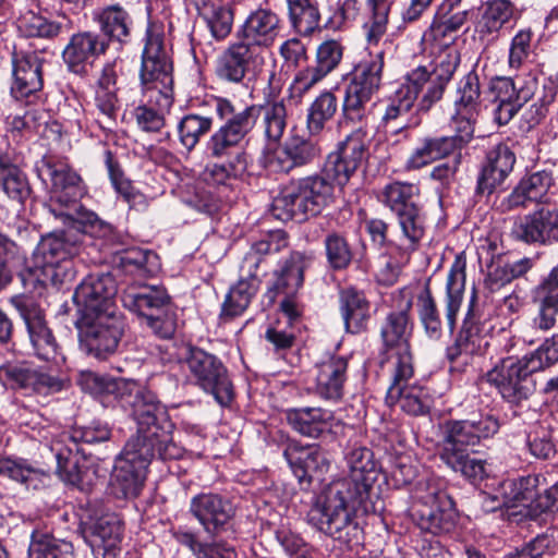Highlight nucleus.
<instances>
[{
    "label": "nucleus",
    "instance_id": "obj_44",
    "mask_svg": "<svg viewBox=\"0 0 558 558\" xmlns=\"http://www.w3.org/2000/svg\"><path fill=\"white\" fill-rule=\"evenodd\" d=\"M0 186L12 199L24 204L32 195L26 174L17 168L7 153L0 150Z\"/></svg>",
    "mask_w": 558,
    "mask_h": 558
},
{
    "label": "nucleus",
    "instance_id": "obj_60",
    "mask_svg": "<svg viewBox=\"0 0 558 558\" xmlns=\"http://www.w3.org/2000/svg\"><path fill=\"white\" fill-rule=\"evenodd\" d=\"M211 125L210 117L194 113L184 116L178 123L180 143L191 151L198 144L201 137L210 131Z\"/></svg>",
    "mask_w": 558,
    "mask_h": 558
},
{
    "label": "nucleus",
    "instance_id": "obj_32",
    "mask_svg": "<svg viewBox=\"0 0 558 558\" xmlns=\"http://www.w3.org/2000/svg\"><path fill=\"white\" fill-rule=\"evenodd\" d=\"M399 233L391 242L398 250L402 259L408 260L410 254L415 252L426 232V216L423 206H417L395 216Z\"/></svg>",
    "mask_w": 558,
    "mask_h": 558
},
{
    "label": "nucleus",
    "instance_id": "obj_45",
    "mask_svg": "<svg viewBox=\"0 0 558 558\" xmlns=\"http://www.w3.org/2000/svg\"><path fill=\"white\" fill-rule=\"evenodd\" d=\"M374 94L362 90L349 84L345 85L341 106V116L344 124H360L367 131V122L372 110L368 106Z\"/></svg>",
    "mask_w": 558,
    "mask_h": 558
},
{
    "label": "nucleus",
    "instance_id": "obj_52",
    "mask_svg": "<svg viewBox=\"0 0 558 558\" xmlns=\"http://www.w3.org/2000/svg\"><path fill=\"white\" fill-rule=\"evenodd\" d=\"M338 110V99L330 90L320 93L307 110L306 128L311 135L319 134L327 121L331 120Z\"/></svg>",
    "mask_w": 558,
    "mask_h": 558
},
{
    "label": "nucleus",
    "instance_id": "obj_8",
    "mask_svg": "<svg viewBox=\"0 0 558 558\" xmlns=\"http://www.w3.org/2000/svg\"><path fill=\"white\" fill-rule=\"evenodd\" d=\"M544 368L546 365L535 350L521 359L509 356L500 360L486 377L505 400L520 404L535 391L533 374Z\"/></svg>",
    "mask_w": 558,
    "mask_h": 558
},
{
    "label": "nucleus",
    "instance_id": "obj_57",
    "mask_svg": "<svg viewBox=\"0 0 558 558\" xmlns=\"http://www.w3.org/2000/svg\"><path fill=\"white\" fill-rule=\"evenodd\" d=\"M129 379L101 376L93 372H82L78 377L81 388L90 395H112L117 400L123 393Z\"/></svg>",
    "mask_w": 558,
    "mask_h": 558
},
{
    "label": "nucleus",
    "instance_id": "obj_43",
    "mask_svg": "<svg viewBox=\"0 0 558 558\" xmlns=\"http://www.w3.org/2000/svg\"><path fill=\"white\" fill-rule=\"evenodd\" d=\"M514 13L509 0H492L487 2L476 24V33L481 40H495L500 29L510 22Z\"/></svg>",
    "mask_w": 558,
    "mask_h": 558
},
{
    "label": "nucleus",
    "instance_id": "obj_14",
    "mask_svg": "<svg viewBox=\"0 0 558 558\" xmlns=\"http://www.w3.org/2000/svg\"><path fill=\"white\" fill-rule=\"evenodd\" d=\"M11 304L24 322L34 354L44 361H54L59 354V344L48 325L45 311L26 295L11 298Z\"/></svg>",
    "mask_w": 558,
    "mask_h": 558
},
{
    "label": "nucleus",
    "instance_id": "obj_58",
    "mask_svg": "<svg viewBox=\"0 0 558 558\" xmlns=\"http://www.w3.org/2000/svg\"><path fill=\"white\" fill-rule=\"evenodd\" d=\"M105 163L109 173L110 181L114 190L131 206H146V199L143 194L134 190L131 182L124 178V173L110 150L105 151Z\"/></svg>",
    "mask_w": 558,
    "mask_h": 558
},
{
    "label": "nucleus",
    "instance_id": "obj_37",
    "mask_svg": "<svg viewBox=\"0 0 558 558\" xmlns=\"http://www.w3.org/2000/svg\"><path fill=\"white\" fill-rule=\"evenodd\" d=\"M332 412L322 408H299L287 412L290 426L299 434L318 438L331 429Z\"/></svg>",
    "mask_w": 558,
    "mask_h": 558
},
{
    "label": "nucleus",
    "instance_id": "obj_7",
    "mask_svg": "<svg viewBox=\"0 0 558 558\" xmlns=\"http://www.w3.org/2000/svg\"><path fill=\"white\" fill-rule=\"evenodd\" d=\"M214 109L225 123L211 134L206 149L214 159L228 158L229 160L241 150L239 147L253 130L260 109L252 105L236 111L229 99L221 97L214 99Z\"/></svg>",
    "mask_w": 558,
    "mask_h": 558
},
{
    "label": "nucleus",
    "instance_id": "obj_64",
    "mask_svg": "<svg viewBox=\"0 0 558 558\" xmlns=\"http://www.w3.org/2000/svg\"><path fill=\"white\" fill-rule=\"evenodd\" d=\"M262 110L266 137L279 142L287 126V108L283 100L269 102Z\"/></svg>",
    "mask_w": 558,
    "mask_h": 558
},
{
    "label": "nucleus",
    "instance_id": "obj_33",
    "mask_svg": "<svg viewBox=\"0 0 558 558\" xmlns=\"http://www.w3.org/2000/svg\"><path fill=\"white\" fill-rule=\"evenodd\" d=\"M43 87L41 59L29 52L13 62V84L11 94L15 100L28 97Z\"/></svg>",
    "mask_w": 558,
    "mask_h": 558
},
{
    "label": "nucleus",
    "instance_id": "obj_41",
    "mask_svg": "<svg viewBox=\"0 0 558 558\" xmlns=\"http://www.w3.org/2000/svg\"><path fill=\"white\" fill-rule=\"evenodd\" d=\"M339 302L345 329L352 333L364 330L371 316L369 302L364 293L354 288L343 289Z\"/></svg>",
    "mask_w": 558,
    "mask_h": 558
},
{
    "label": "nucleus",
    "instance_id": "obj_56",
    "mask_svg": "<svg viewBox=\"0 0 558 558\" xmlns=\"http://www.w3.org/2000/svg\"><path fill=\"white\" fill-rule=\"evenodd\" d=\"M453 104L454 110L462 113H480L481 86L478 76L474 71L469 72L460 80Z\"/></svg>",
    "mask_w": 558,
    "mask_h": 558
},
{
    "label": "nucleus",
    "instance_id": "obj_46",
    "mask_svg": "<svg viewBox=\"0 0 558 558\" xmlns=\"http://www.w3.org/2000/svg\"><path fill=\"white\" fill-rule=\"evenodd\" d=\"M396 0H366V17L362 28L366 43L377 45L385 36L391 7Z\"/></svg>",
    "mask_w": 558,
    "mask_h": 558
},
{
    "label": "nucleus",
    "instance_id": "obj_51",
    "mask_svg": "<svg viewBox=\"0 0 558 558\" xmlns=\"http://www.w3.org/2000/svg\"><path fill=\"white\" fill-rule=\"evenodd\" d=\"M247 166L248 156L246 151L239 150L225 163H208L203 171V178L211 184H226L231 179L242 178L247 170Z\"/></svg>",
    "mask_w": 558,
    "mask_h": 558
},
{
    "label": "nucleus",
    "instance_id": "obj_48",
    "mask_svg": "<svg viewBox=\"0 0 558 558\" xmlns=\"http://www.w3.org/2000/svg\"><path fill=\"white\" fill-rule=\"evenodd\" d=\"M453 151L451 140H447L445 136L425 137L413 150L405 166L410 170L421 169L435 160L447 157Z\"/></svg>",
    "mask_w": 558,
    "mask_h": 558
},
{
    "label": "nucleus",
    "instance_id": "obj_6",
    "mask_svg": "<svg viewBox=\"0 0 558 558\" xmlns=\"http://www.w3.org/2000/svg\"><path fill=\"white\" fill-rule=\"evenodd\" d=\"M122 303L157 337L169 339L174 335L177 314L171 298L163 287H129L123 291Z\"/></svg>",
    "mask_w": 558,
    "mask_h": 558
},
{
    "label": "nucleus",
    "instance_id": "obj_31",
    "mask_svg": "<svg viewBox=\"0 0 558 558\" xmlns=\"http://www.w3.org/2000/svg\"><path fill=\"white\" fill-rule=\"evenodd\" d=\"M49 448L56 457L59 477L80 490L87 489L89 486V469L85 463H81L78 450L57 438L51 439Z\"/></svg>",
    "mask_w": 558,
    "mask_h": 558
},
{
    "label": "nucleus",
    "instance_id": "obj_20",
    "mask_svg": "<svg viewBox=\"0 0 558 558\" xmlns=\"http://www.w3.org/2000/svg\"><path fill=\"white\" fill-rule=\"evenodd\" d=\"M322 149L316 141L301 135H291L271 153L264 156L263 165L274 172L289 173L295 168L314 162Z\"/></svg>",
    "mask_w": 558,
    "mask_h": 558
},
{
    "label": "nucleus",
    "instance_id": "obj_25",
    "mask_svg": "<svg viewBox=\"0 0 558 558\" xmlns=\"http://www.w3.org/2000/svg\"><path fill=\"white\" fill-rule=\"evenodd\" d=\"M190 512L201 523L205 532L218 535L234 515L231 502L220 495L202 493L190 502Z\"/></svg>",
    "mask_w": 558,
    "mask_h": 558
},
{
    "label": "nucleus",
    "instance_id": "obj_12",
    "mask_svg": "<svg viewBox=\"0 0 558 558\" xmlns=\"http://www.w3.org/2000/svg\"><path fill=\"white\" fill-rule=\"evenodd\" d=\"M183 363L187 366L191 379L205 392L213 395L218 403L226 405L231 402L232 384L227 368L214 354L203 349H187Z\"/></svg>",
    "mask_w": 558,
    "mask_h": 558
},
{
    "label": "nucleus",
    "instance_id": "obj_39",
    "mask_svg": "<svg viewBox=\"0 0 558 558\" xmlns=\"http://www.w3.org/2000/svg\"><path fill=\"white\" fill-rule=\"evenodd\" d=\"M93 19L109 40L126 43L131 37L133 20L130 13L120 4H110L97 9L93 13Z\"/></svg>",
    "mask_w": 558,
    "mask_h": 558
},
{
    "label": "nucleus",
    "instance_id": "obj_50",
    "mask_svg": "<svg viewBox=\"0 0 558 558\" xmlns=\"http://www.w3.org/2000/svg\"><path fill=\"white\" fill-rule=\"evenodd\" d=\"M28 555L31 558H75L72 543L43 531L33 532Z\"/></svg>",
    "mask_w": 558,
    "mask_h": 558
},
{
    "label": "nucleus",
    "instance_id": "obj_1",
    "mask_svg": "<svg viewBox=\"0 0 558 558\" xmlns=\"http://www.w3.org/2000/svg\"><path fill=\"white\" fill-rule=\"evenodd\" d=\"M349 475L328 484L317 500V526L325 534L352 547L360 544L362 530L355 520L376 511L373 484L377 466L373 452L353 446L345 453Z\"/></svg>",
    "mask_w": 558,
    "mask_h": 558
},
{
    "label": "nucleus",
    "instance_id": "obj_2",
    "mask_svg": "<svg viewBox=\"0 0 558 558\" xmlns=\"http://www.w3.org/2000/svg\"><path fill=\"white\" fill-rule=\"evenodd\" d=\"M51 182L50 198L47 205L49 213L63 225L89 231L94 236L114 243L118 238L112 226L86 209L81 198L86 193L82 178L68 163L44 159L39 169Z\"/></svg>",
    "mask_w": 558,
    "mask_h": 558
},
{
    "label": "nucleus",
    "instance_id": "obj_54",
    "mask_svg": "<svg viewBox=\"0 0 558 558\" xmlns=\"http://www.w3.org/2000/svg\"><path fill=\"white\" fill-rule=\"evenodd\" d=\"M110 436L111 430L107 424L94 421L88 425L74 426L70 432L61 433L54 438L62 439L65 444L78 450V444L104 442L109 440Z\"/></svg>",
    "mask_w": 558,
    "mask_h": 558
},
{
    "label": "nucleus",
    "instance_id": "obj_42",
    "mask_svg": "<svg viewBox=\"0 0 558 558\" xmlns=\"http://www.w3.org/2000/svg\"><path fill=\"white\" fill-rule=\"evenodd\" d=\"M420 194L421 189L416 183L392 181L383 187L379 201L396 216L421 206Z\"/></svg>",
    "mask_w": 558,
    "mask_h": 558
},
{
    "label": "nucleus",
    "instance_id": "obj_17",
    "mask_svg": "<svg viewBox=\"0 0 558 558\" xmlns=\"http://www.w3.org/2000/svg\"><path fill=\"white\" fill-rule=\"evenodd\" d=\"M265 62V56L238 39L218 57L215 73L222 82L240 84L247 74L257 75Z\"/></svg>",
    "mask_w": 558,
    "mask_h": 558
},
{
    "label": "nucleus",
    "instance_id": "obj_21",
    "mask_svg": "<svg viewBox=\"0 0 558 558\" xmlns=\"http://www.w3.org/2000/svg\"><path fill=\"white\" fill-rule=\"evenodd\" d=\"M116 292V282L111 275H89L75 289L73 301L78 307L80 315L113 313Z\"/></svg>",
    "mask_w": 558,
    "mask_h": 558
},
{
    "label": "nucleus",
    "instance_id": "obj_47",
    "mask_svg": "<svg viewBox=\"0 0 558 558\" xmlns=\"http://www.w3.org/2000/svg\"><path fill=\"white\" fill-rule=\"evenodd\" d=\"M260 279L240 277L239 281L230 288L221 306L222 318H233L242 315L256 295Z\"/></svg>",
    "mask_w": 558,
    "mask_h": 558
},
{
    "label": "nucleus",
    "instance_id": "obj_29",
    "mask_svg": "<svg viewBox=\"0 0 558 558\" xmlns=\"http://www.w3.org/2000/svg\"><path fill=\"white\" fill-rule=\"evenodd\" d=\"M287 245V234L281 230L269 232L260 240L252 243L242 259L240 266L241 276L250 280L253 278L259 279V275L265 274L267 270V256L280 252Z\"/></svg>",
    "mask_w": 558,
    "mask_h": 558
},
{
    "label": "nucleus",
    "instance_id": "obj_15",
    "mask_svg": "<svg viewBox=\"0 0 558 558\" xmlns=\"http://www.w3.org/2000/svg\"><path fill=\"white\" fill-rule=\"evenodd\" d=\"M398 295L402 299V303L399 310L391 311L386 316L380 328V338L387 351H395L393 367L400 366V373L409 375L411 373V363H413L409 342L413 327L409 315L412 300L405 298L402 291Z\"/></svg>",
    "mask_w": 558,
    "mask_h": 558
},
{
    "label": "nucleus",
    "instance_id": "obj_28",
    "mask_svg": "<svg viewBox=\"0 0 558 558\" xmlns=\"http://www.w3.org/2000/svg\"><path fill=\"white\" fill-rule=\"evenodd\" d=\"M108 40L93 32L74 34L65 46L62 57L68 68L76 74L85 71L92 63L108 49Z\"/></svg>",
    "mask_w": 558,
    "mask_h": 558
},
{
    "label": "nucleus",
    "instance_id": "obj_5",
    "mask_svg": "<svg viewBox=\"0 0 558 558\" xmlns=\"http://www.w3.org/2000/svg\"><path fill=\"white\" fill-rule=\"evenodd\" d=\"M141 90L158 93L162 108L173 105L172 61L165 41L161 24L153 23L146 29L140 69Z\"/></svg>",
    "mask_w": 558,
    "mask_h": 558
},
{
    "label": "nucleus",
    "instance_id": "obj_18",
    "mask_svg": "<svg viewBox=\"0 0 558 558\" xmlns=\"http://www.w3.org/2000/svg\"><path fill=\"white\" fill-rule=\"evenodd\" d=\"M514 241L529 245H551L558 242V211L541 207L518 217L511 227Z\"/></svg>",
    "mask_w": 558,
    "mask_h": 558
},
{
    "label": "nucleus",
    "instance_id": "obj_35",
    "mask_svg": "<svg viewBox=\"0 0 558 558\" xmlns=\"http://www.w3.org/2000/svg\"><path fill=\"white\" fill-rule=\"evenodd\" d=\"M122 541V525L118 518L106 515L99 518L90 527L88 544L93 551L104 558L117 556Z\"/></svg>",
    "mask_w": 558,
    "mask_h": 558
},
{
    "label": "nucleus",
    "instance_id": "obj_23",
    "mask_svg": "<svg viewBox=\"0 0 558 558\" xmlns=\"http://www.w3.org/2000/svg\"><path fill=\"white\" fill-rule=\"evenodd\" d=\"M282 28L279 15L267 8L252 11L238 33V39L266 57Z\"/></svg>",
    "mask_w": 558,
    "mask_h": 558
},
{
    "label": "nucleus",
    "instance_id": "obj_62",
    "mask_svg": "<svg viewBox=\"0 0 558 558\" xmlns=\"http://www.w3.org/2000/svg\"><path fill=\"white\" fill-rule=\"evenodd\" d=\"M471 9H463L451 13L442 21L434 22L430 25V36L438 45H452L457 32L468 22Z\"/></svg>",
    "mask_w": 558,
    "mask_h": 558
},
{
    "label": "nucleus",
    "instance_id": "obj_3",
    "mask_svg": "<svg viewBox=\"0 0 558 558\" xmlns=\"http://www.w3.org/2000/svg\"><path fill=\"white\" fill-rule=\"evenodd\" d=\"M118 401L122 408L130 411L137 423V433L128 442L156 449L158 458L162 460L177 459L181 456V449L173 444L169 432L159 425V418L163 416L165 410L154 392L129 379Z\"/></svg>",
    "mask_w": 558,
    "mask_h": 558
},
{
    "label": "nucleus",
    "instance_id": "obj_27",
    "mask_svg": "<svg viewBox=\"0 0 558 558\" xmlns=\"http://www.w3.org/2000/svg\"><path fill=\"white\" fill-rule=\"evenodd\" d=\"M311 260L310 255L298 251L282 259L272 272V280L267 291L270 299H275L278 294L295 295L303 286L304 271L310 266Z\"/></svg>",
    "mask_w": 558,
    "mask_h": 558
},
{
    "label": "nucleus",
    "instance_id": "obj_24",
    "mask_svg": "<svg viewBox=\"0 0 558 558\" xmlns=\"http://www.w3.org/2000/svg\"><path fill=\"white\" fill-rule=\"evenodd\" d=\"M400 369V366L393 367L392 381L387 390L386 403L391 407L399 405L403 412L410 415L427 414L432 405L428 391L421 386L409 384L414 374L413 363H411L409 375L404 374L403 376Z\"/></svg>",
    "mask_w": 558,
    "mask_h": 558
},
{
    "label": "nucleus",
    "instance_id": "obj_53",
    "mask_svg": "<svg viewBox=\"0 0 558 558\" xmlns=\"http://www.w3.org/2000/svg\"><path fill=\"white\" fill-rule=\"evenodd\" d=\"M294 29L310 35L319 27L320 14L314 0H287Z\"/></svg>",
    "mask_w": 558,
    "mask_h": 558
},
{
    "label": "nucleus",
    "instance_id": "obj_4",
    "mask_svg": "<svg viewBox=\"0 0 558 558\" xmlns=\"http://www.w3.org/2000/svg\"><path fill=\"white\" fill-rule=\"evenodd\" d=\"M332 195L333 186L324 175H308L282 187L272 198L270 211L281 221H302L319 215Z\"/></svg>",
    "mask_w": 558,
    "mask_h": 558
},
{
    "label": "nucleus",
    "instance_id": "obj_38",
    "mask_svg": "<svg viewBox=\"0 0 558 558\" xmlns=\"http://www.w3.org/2000/svg\"><path fill=\"white\" fill-rule=\"evenodd\" d=\"M466 258L464 253L456 256L446 283V324L450 332L456 327L457 315L460 311L465 287Z\"/></svg>",
    "mask_w": 558,
    "mask_h": 558
},
{
    "label": "nucleus",
    "instance_id": "obj_36",
    "mask_svg": "<svg viewBox=\"0 0 558 558\" xmlns=\"http://www.w3.org/2000/svg\"><path fill=\"white\" fill-rule=\"evenodd\" d=\"M348 359L332 356L318 366L316 377L317 393L326 400H339L343 396L347 381Z\"/></svg>",
    "mask_w": 558,
    "mask_h": 558
},
{
    "label": "nucleus",
    "instance_id": "obj_10",
    "mask_svg": "<svg viewBox=\"0 0 558 558\" xmlns=\"http://www.w3.org/2000/svg\"><path fill=\"white\" fill-rule=\"evenodd\" d=\"M68 230L54 231L41 239L36 248L37 265L41 267L45 278L44 283L50 281L57 284L62 281V265L80 253L84 233L93 235L82 228L64 225Z\"/></svg>",
    "mask_w": 558,
    "mask_h": 558
},
{
    "label": "nucleus",
    "instance_id": "obj_59",
    "mask_svg": "<svg viewBox=\"0 0 558 558\" xmlns=\"http://www.w3.org/2000/svg\"><path fill=\"white\" fill-rule=\"evenodd\" d=\"M61 27L60 23L33 11L25 12L17 21V29L24 37L51 39L60 34Z\"/></svg>",
    "mask_w": 558,
    "mask_h": 558
},
{
    "label": "nucleus",
    "instance_id": "obj_9",
    "mask_svg": "<svg viewBox=\"0 0 558 558\" xmlns=\"http://www.w3.org/2000/svg\"><path fill=\"white\" fill-rule=\"evenodd\" d=\"M81 349L98 360L116 353L125 331V320L117 312L80 315L75 324Z\"/></svg>",
    "mask_w": 558,
    "mask_h": 558
},
{
    "label": "nucleus",
    "instance_id": "obj_30",
    "mask_svg": "<svg viewBox=\"0 0 558 558\" xmlns=\"http://www.w3.org/2000/svg\"><path fill=\"white\" fill-rule=\"evenodd\" d=\"M367 45L361 59L353 65L348 84L375 95L383 85L386 51L377 48L378 44Z\"/></svg>",
    "mask_w": 558,
    "mask_h": 558
},
{
    "label": "nucleus",
    "instance_id": "obj_40",
    "mask_svg": "<svg viewBox=\"0 0 558 558\" xmlns=\"http://www.w3.org/2000/svg\"><path fill=\"white\" fill-rule=\"evenodd\" d=\"M468 447L444 445L439 457L441 461L454 472H460L463 476L471 481H482L487 476L486 460L471 457Z\"/></svg>",
    "mask_w": 558,
    "mask_h": 558
},
{
    "label": "nucleus",
    "instance_id": "obj_11",
    "mask_svg": "<svg viewBox=\"0 0 558 558\" xmlns=\"http://www.w3.org/2000/svg\"><path fill=\"white\" fill-rule=\"evenodd\" d=\"M156 457V449L126 442L110 477L112 494L118 498L136 497L144 485L147 468Z\"/></svg>",
    "mask_w": 558,
    "mask_h": 558
},
{
    "label": "nucleus",
    "instance_id": "obj_26",
    "mask_svg": "<svg viewBox=\"0 0 558 558\" xmlns=\"http://www.w3.org/2000/svg\"><path fill=\"white\" fill-rule=\"evenodd\" d=\"M515 163L514 151L504 143L494 146L486 156V163L477 177L476 192L492 194L512 172Z\"/></svg>",
    "mask_w": 558,
    "mask_h": 558
},
{
    "label": "nucleus",
    "instance_id": "obj_55",
    "mask_svg": "<svg viewBox=\"0 0 558 558\" xmlns=\"http://www.w3.org/2000/svg\"><path fill=\"white\" fill-rule=\"evenodd\" d=\"M417 313L426 336L432 340L442 337V322L437 304L428 288L417 295Z\"/></svg>",
    "mask_w": 558,
    "mask_h": 558
},
{
    "label": "nucleus",
    "instance_id": "obj_13",
    "mask_svg": "<svg viewBox=\"0 0 558 558\" xmlns=\"http://www.w3.org/2000/svg\"><path fill=\"white\" fill-rule=\"evenodd\" d=\"M368 131L359 126L331 151L324 166L325 178L343 189L366 158Z\"/></svg>",
    "mask_w": 558,
    "mask_h": 558
},
{
    "label": "nucleus",
    "instance_id": "obj_49",
    "mask_svg": "<svg viewBox=\"0 0 558 558\" xmlns=\"http://www.w3.org/2000/svg\"><path fill=\"white\" fill-rule=\"evenodd\" d=\"M146 102L136 106L133 110V117L140 130L147 133L159 132L165 126V113L172 106L162 108L158 102V93L151 90H142Z\"/></svg>",
    "mask_w": 558,
    "mask_h": 558
},
{
    "label": "nucleus",
    "instance_id": "obj_63",
    "mask_svg": "<svg viewBox=\"0 0 558 558\" xmlns=\"http://www.w3.org/2000/svg\"><path fill=\"white\" fill-rule=\"evenodd\" d=\"M325 77L314 65L300 69L288 88V100L295 106L300 105L304 96Z\"/></svg>",
    "mask_w": 558,
    "mask_h": 558
},
{
    "label": "nucleus",
    "instance_id": "obj_61",
    "mask_svg": "<svg viewBox=\"0 0 558 558\" xmlns=\"http://www.w3.org/2000/svg\"><path fill=\"white\" fill-rule=\"evenodd\" d=\"M510 495L513 500L531 510L541 487L547 486L545 476L542 474H529L508 483Z\"/></svg>",
    "mask_w": 558,
    "mask_h": 558
},
{
    "label": "nucleus",
    "instance_id": "obj_34",
    "mask_svg": "<svg viewBox=\"0 0 558 558\" xmlns=\"http://www.w3.org/2000/svg\"><path fill=\"white\" fill-rule=\"evenodd\" d=\"M414 515L418 526L432 534L448 533L456 525L453 501L444 493L437 494L433 505L423 506Z\"/></svg>",
    "mask_w": 558,
    "mask_h": 558
},
{
    "label": "nucleus",
    "instance_id": "obj_16",
    "mask_svg": "<svg viewBox=\"0 0 558 558\" xmlns=\"http://www.w3.org/2000/svg\"><path fill=\"white\" fill-rule=\"evenodd\" d=\"M499 428V418L492 411L473 410L462 420L445 422L441 444L474 447L493 438Z\"/></svg>",
    "mask_w": 558,
    "mask_h": 558
},
{
    "label": "nucleus",
    "instance_id": "obj_19",
    "mask_svg": "<svg viewBox=\"0 0 558 558\" xmlns=\"http://www.w3.org/2000/svg\"><path fill=\"white\" fill-rule=\"evenodd\" d=\"M558 193L551 170H538L524 175L512 192L502 199V211L527 207L531 203L549 204Z\"/></svg>",
    "mask_w": 558,
    "mask_h": 558
},
{
    "label": "nucleus",
    "instance_id": "obj_22",
    "mask_svg": "<svg viewBox=\"0 0 558 558\" xmlns=\"http://www.w3.org/2000/svg\"><path fill=\"white\" fill-rule=\"evenodd\" d=\"M283 457L301 485H310L313 480H323L329 471L330 461L317 445H301L291 441L287 445Z\"/></svg>",
    "mask_w": 558,
    "mask_h": 558
}]
</instances>
